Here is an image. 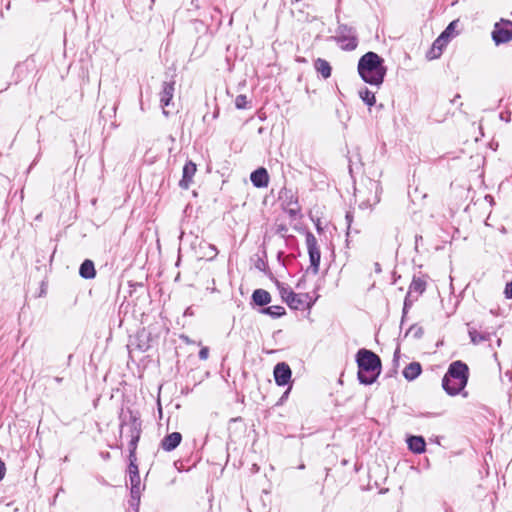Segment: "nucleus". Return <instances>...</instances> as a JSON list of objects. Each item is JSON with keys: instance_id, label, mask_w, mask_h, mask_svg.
Segmentation results:
<instances>
[{"instance_id": "f257e3e1", "label": "nucleus", "mask_w": 512, "mask_h": 512, "mask_svg": "<svg viewBox=\"0 0 512 512\" xmlns=\"http://www.w3.org/2000/svg\"><path fill=\"white\" fill-rule=\"evenodd\" d=\"M387 69L384 60L374 52L364 54L358 62V73L362 80L379 87L384 80Z\"/></svg>"}, {"instance_id": "f03ea898", "label": "nucleus", "mask_w": 512, "mask_h": 512, "mask_svg": "<svg viewBox=\"0 0 512 512\" xmlns=\"http://www.w3.org/2000/svg\"><path fill=\"white\" fill-rule=\"evenodd\" d=\"M358 379L369 385L376 381L381 372V360L378 355L367 349H360L356 355Z\"/></svg>"}, {"instance_id": "7ed1b4c3", "label": "nucleus", "mask_w": 512, "mask_h": 512, "mask_svg": "<svg viewBox=\"0 0 512 512\" xmlns=\"http://www.w3.org/2000/svg\"><path fill=\"white\" fill-rule=\"evenodd\" d=\"M468 374V366L465 363L462 361L452 362L442 380L444 390L449 395H457L466 386Z\"/></svg>"}, {"instance_id": "20e7f679", "label": "nucleus", "mask_w": 512, "mask_h": 512, "mask_svg": "<svg viewBox=\"0 0 512 512\" xmlns=\"http://www.w3.org/2000/svg\"><path fill=\"white\" fill-rule=\"evenodd\" d=\"M367 189L369 190L368 196H365L362 190L356 191V197H358L360 201L359 208L361 209H371L380 202V195L382 192L380 183L374 180H369Z\"/></svg>"}, {"instance_id": "39448f33", "label": "nucleus", "mask_w": 512, "mask_h": 512, "mask_svg": "<svg viewBox=\"0 0 512 512\" xmlns=\"http://www.w3.org/2000/svg\"><path fill=\"white\" fill-rule=\"evenodd\" d=\"M335 39L345 50H354L358 45L355 29L345 24L339 25Z\"/></svg>"}, {"instance_id": "423d86ee", "label": "nucleus", "mask_w": 512, "mask_h": 512, "mask_svg": "<svg viewBox=\"0 0 512 512\" xmlns=\"http://www.w3.org/2000/svg\"><path fill=\"white\" fill-rule=\"evenodd\" d=\"M306 246L310 259V269L312 270L313 274L316 275L319 272L321 254L317 239L311 232H307L306 234Z\"/></svg>"}, {"instance_id": "0eeeda50", "label": "nucleus", "mask_w": 512, "mask_h": 512, "mask_svg": "<svg viewBox=\"0 0 512 512\" xmlns=\"http://www.w3.org/2000/svg\"><path fill=\"white\" fill-rule=\"evenodd\" d=\"M492 37L496 44L507 43L512 40V22L505 21L496 24L492 32Z\"/></svg>"}, {"instance_id": "6e6552de", "label": "nucleus", "mask_w": 512, "mask_h": 512, "mask_svg": "<svg viewBox=\"0 0 512 512\" xmlns=\"http://www.w3.org/2000/svg\"><path fill=\"white\" fill-rule=\"evenodd\" d=\"M175 92V81L164 82L162 84V89L159 93L160 103L163 108V114L168 115L169 112L166 110L167 107L171 105V101L173 99Z\"/></svg>"}, {"instance_id": "1a4fd4ad", "label": "nucleus", "mask_w": 512, "mask_h": 512, "mask_svg": "<svg viewBox=\"0 0 512 512\" xmlns=\"http://www.w3.org/2000/svg\"><path fill=\"white\" fill-rule=\"evenodd\" d=\"M273 374L276 384L284 386L290 382L292 372L288 364L280 362L275 365Z\"/></svg>"}, {"instance_id": "9d476101", "label": "nucleus", "mask_w": 512, "mask_h": 512, "mask_svg": "<svg viewBox=\"0 0 512 512\" xmlns=\"http://www.w3.org/2000/svg\"><path fill=\"white\" fill-rule=\"evenodd\" d=\"M197 171L196 164L192 161L186 162L183 167L182 179L179 182V186L183 189H188L192 183V179Z\"/></svg>"}, {"instance_id": "9b49d317", "label": "nucleus", "mask_w": 512, "mask_h": 512, "mask_svg": "<svg viewBox=\"0 0 512 512\" xmlns=\"http://www.w3.org/2000/svg\"><path fill=\"white\" fill-rule=\"evenodd\" d=\"M127 426L129 427V433H130V437H131L130 442H129V447H130V453L132 456L136 449L137 442L140 438L141 424L137 421V419L135 417H132L131 423L128 424Z\"/></svg>"}, {"instance_id": "f8f14e48", "label": "nucleus", "mask_w": 512, "mask_h": 512, "mask_svg": "<svg viewBox=\"0 0 512 512\" xmlns=\"http://www.w3.org/2000/svg\"><path fill=\"white\" fill-rule=\"evenodd\" d=\"M287 304L292 309H304L305 307H310L311 299L308 294L294 293Z\"/></svg>"}, {"instance_id": "ddd939ff", "label": "nucleus", "mask_w": 512, "mask_h": 512, "mask_svg": "<svg viewBox=\"0 0 512 512\" xmlns=\"http://www.w3.org/2000/svg\"><path fill=\"white\" fill-rule=\"evenodd\" d=\"M446 36H439L432 44L431 49L427 53V58L430 60L436 59L441 56L444 47L449 41L445 39Z\"/></svg>"}, {"instance_id": "4468645a", "label": "nucleus", "mask_w": 512, "mask_h": 512, "mask_svg": "<svg viewBox=\"0 0 512 512\" xmlns=\"http://www.w3.org/2000/svg\"><path fill=\"white\" fill-rule=\"evenodd\" d=\"M181 440L182 435L179 432H173L162 439L161 447L165 451H172L180 444Z\"/></svg>"}, {"instance_id": "2eb2a0df", "label": "nucleus", "mask_w": 512, "mask_h": 512, "mask_svg": "<svg viewBox=\"0 0 512 512\" xmlns=\"http://www.w3.org/2000/svg\"><path fill=\"white\" fill-rule=\"evenodd\" d=\"M251 182L255 187H266L269 182V176L265 168H259L251 173Z\"/></svg>"}, {"instance_id": "dca6fc26", "label": "nucleus", "mask_w": 512, "mask_h": 512, "mask_svg": "<svg viewBox=\"0 0 512 512\" xmlns=\"http://www.w3.org/2000/svg\"><path fill=\"white\" fill-rule=\"evenodd\" d=\"M425 290V282L421 280L420 278L413 279L409 286V291L407 293L406 299H405V307L407 306V301L410 298H417L418 295L422 294Z\"/></svg>"}, {"instance_id": "f3484780", "label": "nucleus", "mask_w": 512, "mask_h": 512, "mask_svg": "<svg viewBox=\"0 0 512 512\" xmlns=\"http://www.w3.org/2000/svg\"><path fill=\"white\" fill-rule=\"evenodd\" d=\"M408 448L416 454L425 452L426 442L422 436H410L407 439Z\"/></svg>"}, {"instance_id": "a211bd4d", "label": "nucleus", "mask_w": 512, "mask_h": 512, "mask_svg": "<svg viewBox=\"0 0 512 512\" xmlns=\"http://www.w3.org/2000/svg\"><path fill=\"white\" fill-rule=\"evenodd\" d=\"M468 333H469L471 342L475 345L480 344L484 341H489L491 338V333L479 332L474 327H469Z\"/></svg>"}, {"instance_id": "6ab92c4d", "label": "nucleus", "mask_w": 512, "mask_h": 512, "mask_svg": "<svg viewBox=\"0 0 512 512\" xmlns=\"http://www.w3.org/2000/svg\"><path fill=\"white\" fill-rule=\"evenodd\" d=\"M421 370V365L418 362H412L404 368L403 376L411 381L420 375Z\"/></svg>"}, {"instance_id": "aec40b11", "label": "nucleus", "mask_w": 512, "mask_h": 512, "mask_svg": "<svg viewBox=\"0 0 512 512\" xmlns=\"http://www.w3.org/2000/svg\"><path fill=\"white\" fill-rule=\"evenodd\" d=\"M79 274L85 279H92L95 277L94 263L91 260H85L79 269Z\"/></svg>"}, {"instance_id": "412c9836", "label": "nucleus", "mask_w": 512, "mask_h": 512, "mask_svg": "<svg viewBox=\"0 0 512 512\" xmlns=\"http://www.w3.org/2000/svg\"><path fill=\"white\" fill-rule=\"evenodd\" d=\"M252 298H253V301L259 306H264L271 301L270 294L266 290H263V289L255 290L253 292Z\"/></svg>"}, {"instance_id": "4be33fe9", "label": "nucleus", "mask_w": 512, "mask_h": 512, "mask_svg": "<svg viewBox=\"0 0 512 512\" xmlns=\"http://www.w3.org/2000/svg\"><path fill=\"white\" fill-rule=\"evenodd\" d=\"M314 67L323 78L327 79L331 76V66L326 60L318 58L314 63Z\"/></svg>"}, {"instance_id": "5701e85b", "label": "nucleus", "mask_w": 512, "mask_h": 512, "mask_svg": "<svg viewBox=\"0 0 512 512\" xmlns=\"http://www.w3.org/2000/svg\"><path fill=\"white\" fill-rule=\"evenodd\" d=\"M359 96L364 103L368 106H373L376 102L374 92L370 91L367 88H363L359 91Z\"/></svg>"}, {"instance_id": "b1692460", "label": "nucleus", "mask_w": 512, "mask_h": 512, "mask_svg": "<svg viewBox=\"0 0 512 512\" xmlns=\"http://www.w3.org/2000/svg\"><path fill=\"white\" fill-rule=\"evenodd\" d=\"M129 476H130V483L131 484H140V476L138 472V467L133 463V461L130 462L129 465Z\"/></svg>"}, {"instance_id": "393cba45", "label": "nucleus", "mask_w": 512, "mask_h": 512, "mask_svg": "<svg viewBox=\"0 0 512 512\" xmlns=\"http://www.w3.org/2000/svg\"><path fill=\"white\" fill-rule=\"evenodd\" d=\"M263 312L273 317H280L285 314V309L282 306H270L265 308Z\"/></svg>"}, {"instance_id": "a878e982", "label": "nucleus", "mask_w": 512, "mask_h": 512, "mask_svg": "<svg viewBox=\"0 0 512 512\" xmlns=\"http://www.w3.org/2000/svg\"><path fill=\"white\" fill-rule=\"evenodd\" d=\"M457 26V21H452L447 28L440 34L441 36H446L445 39L450 41L453 36L454 30Z\"/></svg>"}, {"instance_id": "bb28decb", "label": "nucleus", "mask_w": 512, "mask_h": 512, "mask_svg": "<svg viewBox=\"0 0 512 512\" xmlns=\"http://www.w3.org/2000/svg\"><path fill=\"white\" fill-rule=\"evenodd\" d=\"M279 289L281 298L287 303L294 292L289 287L280 286Z\"/></svg>"}, {"instance_id": "cd10ccee", "label": "nucleus", "mask_w": 512, "mask_h": 512, "mask_svg": "<svg viewBox=\"0 0 512 512\" xmlns=\"http://www.w3.org/2000/svg\"><path fill=\"white\" fill-rule=\"evenodd\" d=\"M248 101L247 97L243 94H240L235 99V106L237 109H245L247 107Z\"/></svg>"}, {"instance_id": "c85d7f7f", "label": "nucleus", "mask_w": 512, "mask_h": 512, "mask_svg": "<svg viewBox=\"0 0 512 512\" xmlns=\"http://www.w3.org/2000/svg\"><path fill=\"white\" fill-rule=\"evenodd\" d=\"M131 498L137 502L140 500V484H131Z\"/></svg>"}, {"instance_id": "c756f323", "label": "nucleus", "mask_w": 512, "mask_h": 512, "mask_svg": "<svg viewBox=\"0 0 512 512\" xmlns=\"http://www.w3.org/2000/svg\"><path fill=\"white\" fill-rule=\"evenodd\" d=\"M504 294H505L506 298L512 299V282H510L506 285Z\"/></svg>"}, {"instance_id": "7c9ffc66", "label": "nucleus", "mask_w": 512, "mask_h": 512, "mask_svg": "<svg viewBox=\"0 0 512 512\" xmlns=\"http://www.w3.org/2000/svg\"><path fill=\"white\" fill-rule=\"evenodd\" d=\"M409 332H413L415 337H421L423 334V330L421 327H411Z\"/></svg>"}, {"instance_id": "2f4dec72", "label": "nucleus", "mask_w": 512, "mask_h": 512, "mask_svg": "<svg viewBox=\"0 0 512 512\" xmlns=\"http://www.w3.org/2000/svg\"><path fill=\"white\" fill-rule=\"evenodd\" d=\"M208 355H209V350L207 347H203L200 351H199V358L201 360H206L208 358Z\"/></svg>"}, {"instance_id": "473e14b6", "label": "nucleus", "mask_w": 512, "mask_h": 512, "mask_svg": "<svg viewBox=\"0 0 512 512\" xmlns=\"http://www.w3.org/2000/svg\"><path fill=\"white\" fill-rule=\"evenodd\" d=\"M375 269H376L377 271H380V265H379L378 263H376V264H375Z\"/></svg>"}, {"instance_id": "72a5a7b5", "label": "nucleus", "mask_w": 512, "mask_h": 512, "mask_svg": "<svg viewBox=\"0 0 512 512\" xmlns=\"http://www.w3.org/2000/svg\"><path fill=\"white\" fill-rule=\"evenodd\" d=\"M55 381L59 383V382H61V381H62V379H61V378H59V377H56V378H55Z\"/></svg>"}]
</instances>
